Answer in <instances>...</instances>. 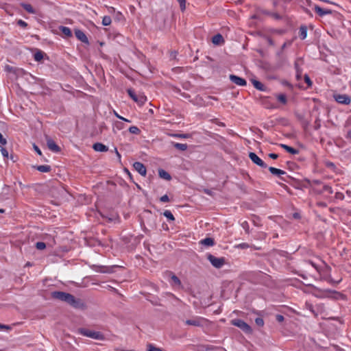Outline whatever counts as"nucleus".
I'll return each mask as SVG.
<instances>
[{
	"label": "nucleus",
	"instance_id": "f257e3e1",
	"mask_svg": "<svg viewBox=\"0 0 351 351\" xmlns=\"http://www.w3.org/2000/svg\"><path fill=\"white\" fill-rule=\"evenodd\" d=\"M78 332L80 334L82 335L83 336H86L88 337L94 339H97V340L104 339V335L100 332L94 331V330H88L86 328H79Z\"/></svg>",
	"mask_w": 351,
	"mask_h": 351
},
{
	"label": "nucleus",
	"instance_id": "f03ea898",
	"mask_svg": "<svg viewBox=\"0 0 351 351\" xmlns=\"http://www.w3.org/2000/svg\"><path fill=\"white\" fill-rule=\"evenodd\" d=\"M231 324L233 326H235L242 330L244 332L247 334H251L252 332V329L251 326L247 324L246 322L240 319H234L231 321Z\"/></svg>",
	"mask_w": 351,
	"mask_h": 351
},
{
	"label": "nucleus",
	"instance_id": "7ed1b4c3",
	"mask_svg": "<svg viewBox=\"0 0 351 351\" xmlns=\"http://www.w3.org/2000/svg\"><path fill=\"white\" fill-rule=\"evenodd\" d=\"M51 297L53 299L65 302L69 304L71 299L72 298V294L63 291H53L51 293Z\"/></svg>",
	"mask_w": 351,
	"mask_h": 351
},
{
	"label": "nucleus",
	"instance_id": "20e7f679",
	"mask_svg": "<svg viewBox=\"0 0 351 351\" xmlns=\"http://www.w3.org/2000/svg\"><path fill=\"white\" fill-rule=\"evenodd\" d=\"M128 93L130 97L138 104L142 106L147 101V97L144 95L143 93L136 94L133 90L128 89Z\"/></svg>",
	"mask_w": 351,
	"mask_h": 351
},
{
	"label": "nucleus",
	"instance_id": "39448f33",
	"mask_svg": "<svg viewBox=\"0 0 351 351\" xmlns=\"http://www.w3.org/2000/svg\"><path fill=\"white\" fill-rule=\"evenodd\" d=\"M206 319L202 317L193 316L190 319L185 320L184 324L189 326L202 327L204 326V324L206 322Z\"/></svg>",
	"mask_w": 351,
	"mask_h": 351
},
{
	"label": "nucleus",
	"instance_id": "423d86ee",
	"mask_svg": "<svg viewBox=\"0 0 351 351\" xmlns=\"http://www.w3.org/2000/svg\"><path fill=\"white\" fill-rule=\"evenodd\" d=\"M207 259L210 261L214 267L217 269L221 268L225 264V258H217L211 254H207Z\"/></svg>",
	"mask_w": 351,
	"mask_h": 351
},
{
	"label": "nucleus",
	"instance_id": "0eeeda50",
	"mask_svg": "<svg viewBox=\"0 0 351 351\" xmlns=\"http://www.w3.org/2000/svg\"><path fill=\"white\" fill-rule=\"evenodd\" d=\"M69 304L75 308L84 309L86 308V304L83 300L75 298L73 295Z\"/></svg>",
	"mask_w": 351,
	"mask_h": 351
},
{
	"label": "nucleus",
	"instance_id": "6e6552de",
	"mask_svg": "<svg viewBox=\"0 0 351 351\" xmlns=\"http://www.w3.org/2000/svg\"><path fill=\"white\" fill-rule=\"evenodd\" d=\"M249 158L256 165H258V166H259V167H261L262 168H267V164L265 163L264 161L262 159H261L255 153L250 152L249 153Z\"/></svg>",
	"mask_w": 351,
	"mask_h": 351
},
{
	"label": "nucleus",
	"instance_id": "1a4fd4ad",
	"mask_svg": "<svg viewBox=\"0 0 351 351\" xmlns=\"http://www.w3.org/2000/svg\"><path fill=\"white\" fill-rule=\"evenodd\" d=\"M46 141L48 148L53 152L58 153L60 152V147L55 141L49 136H46Z\"/></svg>",
	"mask_w": 351,
	"mask_h": 351
},
{
	"label": "nucleus",
	"instance_id": "9d476101",
	"mask_svg": "<svg viewBox=\"0 0 351 351\" xmlns=\"http://www.w3.org/2000/svg\"><path fill=\"white\" fill-rule=\"evenodd\" d=\"M336 101L341 104H349L351 102L350 97L347 95H337L335 96Z\"/></svg>",
	"mask_w": 351,
	"mask_h": 351
},
{
	"label": "nucleus",
	"instance_id": "9b49d317",
	"mask_svg": "<svg viewBox=\"0 0 351 351\" xmlns=\"http://www.w3.org/2000/svg\"><path fill=\"white\" fill-rule=\"evenodd\" d=\"M133 167L141 176H145L146 175L147 169L143 163L140 162H135L133 164Z\"/></svg>",
	"mask_w": 351,
	"mask_h": 351
},
{
	"label": "nucleus",
	"instance_id": "f8f14e48",
	"mask_svg": "<svg viewBox=\"0 0 351 351\" xmlns=\"http://www.w3.org/2000/svg\"><path fill=\"white\" fill-rule=\"evenodd\" d=\"M230 80L232 83L238 86H245L247 84L246 80L245 79L234 75H230Z\"/></svg>",
	"mask_w": 351,
	"mask_h": 351
},
{
	"label": "nucleus",
	"instance_id": "ddd939ff",
	"mask_svg": "<svg viewBox=\"0 0 351 351\" xmlns=\"http://www.w3.org/2000/svg\"><path fill=\"white\" fill-rule=\"evenodd\" d=\"M75 35L77 37V38L78 40H80V41H82V43H88V38L86 37V36L82 31H81L80 29H76L75 31Z\"/></svg>",
	"mask_w": 351,
	"mask_h": 351
},
{
	"label": "nucleus",
	"instance_id": "4468645a",
	"mask_svg": "<svg viewBox=\"0 0 351 351\" xmlns=\"http://www.w3.org/2000/svg\"><path fill=\"white\" fill-rule=\"evenodd\" d=\"M314 10L320 16H323L324 15L330 14L332 13L330 10H324L317 5H315Z\"/></svg>",
	"mask_w": 351,
	"mask_h": 351
},
{
	"label": "nucleus",
	"instance_id": "2eb2a0df",
	"mask_svg": "<svg viewBox=\"0 0 351 351\" xmlns=\"http://www.w3.org/2000/svg\"><path fill=\"white\" fill-rule=\"evenodd\" d=\"M93 148L96 152H104L108 150V147L101 143H94L93 145Z\"/></svg>",
	"mask_w": 351,
	"mask_h": 351
},
{
	"label": "nucleus",
	"instance_id": "dca6fc26",
	"mask_svg": "<svg viewBox=\"0 0 351 351\" xmlns=\"http://www.w3.org/2000/svg\"><path fill=\"white\" fill-rule=\"evenodd\" d=\"M212 42L214 45H219L224 43V39L220 34H217L212 38Z\"/></svg>",
	"mask_w": 351,
	"mask_h": 351
},
{
	"label": "nucleus",
	"instance_id": "f3484780",
	"mask_svg": "<svg viewBox=\"0 0 351 351\" xmlns=\"http://www.w3.org/2000/svg\"><path fill=\"white\" fill-rule=\"evenodd\" d=\"M251 82L253 84V86L258 90H261V91H265L266 90V87L264 86L263 84H262L261 82L256 80H254V79H252L251 80Z\"/></svg>",
	"mask_w": 351,
	"mask_h": 351
},
{
	"label": "nucleus",
	"instance_id": "a211bd4d",
	"mask_svg": "<svg viewBox=\"0 0 351 351\" xmlns=\"http://www.w3.org/2000/svg\"><path fill=\"white\" fill-rule=\"evenodd\" d=\"M200 243L205 246H213L215 245V241L213 238L207 237L200 241Z\"/></svg>",
	"mask_w": 351,
	"mask_h": 351
},
{
	"label": "nucleus",
	"instance_id": "6ab92c4d",
	"mask_svg": "<svg viewBox=\"0 0 351 351\" xmlns=\"http://www.w3.org/2000/svg\"><path fill=\"white\" fill-rule=\"evenodd\" d=\"M280 147L291 154H298L299 151L285 144H280Z\"/></svg>",
	"mask_w": 351,
	"mask_h": 351
},
{
	"label": "nucleus",
	"instance_id": "aec40b11",
	"mask_svg": "<svg viewBox=\"0 0 351 351\" xmlns=\"http://www.w3.org/2000/svg\"><path fill=\"white\" fill-rule=\"evenodd\" d=\"M294 66L296 71V78L298 80H300L302 73V70L299 65V60H297L295 62Z\"/></svg>",
	"mask_w": 351,
	"mask_h": 351
},
{
	"label": "nucleus",
	"instance_id": "412c9836",
	"mask_svg": "<svg viewBox=\"0 0 351 351\" xmlns=\"http://www.w3.org/2000/svg\"><path fill=\"white\" fill-rule=\"evenodd\" d=\"M158 175L161 178L165 179L168 181L171 179L170 174L168 172H167L166 171H165L164 169H159Z\"/></svg>",
	"mask_w": 351,
	"mask_h": 351
},
{
	"label": "nucleus",
	"instance_id": "4be33fe9",
	"mask_svg": "<svg viewBox=\"0 0 351 351\" xmlns=\"http://www.w3.org/2000/svg\"><path fill=\"white\" fill-rule=\"evenodd\" d=\"M307 36V28L305 25H302L300 27L299 36L301 40H304Z\"/></svg>",
	"mask_w": 351,
	"mask_h": 351
},
{
	"label": "nucleus",
	"instance_id": "5701e85b",
	"mask_svg": "<svg viewBox=\"0 0 351 351\" xmlns=\"http://www.w3.org/2000/svg\"><path fill=\"white\" fill-rule=\"evenodd\" d=\"M172 145L177 149L180 151H185L187 149V145L185 143H174L172 142Z\"/></svg>",
	"mask_w": 351,
	"mask_h": 351
},
{
	"label": "nucleus",
	"instance_id": "b1692460",
	"mask_svg": "<svg viewBox=\"0 0 351 351\" xmlns=\"http://www.w3.org/2000/svg\"><path fill=\"white\" fill-rule=\"evenodd\" d=\"M269 171L273 175H276L278 176H280L281 175L285 174V172L284 171L279 169H276L275 167H269Z\"/></svg>",
	"mask_w": 351,
	"mask_h": 351
},
{
	"label": "nucleus",
	"instance_id": "393cba45",
	"mask_svg": "<svg viewBox=\"0 0 351 351\" xmlns=\"http://www.w3.org/2000/svg\"><path fill=\"white\" fill-rule=\"evenodd\" d=\"M21 6L23 8L30 14H35L36 10L33 8V7L29 3H21Z\"/></svg>",
	"mask_w": 351,
	"mask_h": 351
},
{
	"label": "nucleus",
	"instance_id": "a878e982",
	"mask_svg": "<svg viewBox=\"0 0 351 351\" xmlns=\"http://www.w3.org/2000/svg\"><path fill=\"white\" fill-rule=\"evenodd\" d=\"M59 29L61 31V32L64 35H65L66 37H71L72 36L71 31L69 27H64V26H60L59 27Z\"/></svg>",
	"mask_w": 351,
	"mask_h": 351
},
{
	"label": "nucleus",
	"instance_id": "bb28decb",
	"mask_svg": "<svg viewBox=\"0 0 351 351\" xmlns=\"http://www.w3.org/2000/svg\"><path fill=\"white\" fill-rule=\"evenodd\" d=\"M36 169L40 172H49L51 171L49 165H38L36 167Z\"/></svg>",
	"mask_w": 351,
	"mask_h": 351
},
{
	"label": "nucleus",
	"instance_id": "cd10ccee",
	"mask_svg": "<svg viewBox=\"0 0 351 351\" xmlns=\"http://www.w3.org/2000/svg\"><path fill=\"white\" fill-rule=\"evenodd\" d=\"M277 99L282 104L287 103V99L285 94H279L276 96Z\"/></svg>",
	"mask_w": 351,
	"mask_h": 351
},
{
	"label": "nucleus",
	"instance_id": "c85d7f7f",
	"mask_svg": "<svg viewBox=\"0 0 351 351\" xmlns=\"http://www.w3.org/2000/svg\"><path fill=\"white\" fill-rule=\"evenodd\" d=\"M34 60L36 61H40L43 58V52L41 51H38L36 53H34Z\"/></svg>",
	"mask_w": 351,
	"mask_h": 351
},
{
	"label": "nucleus",
	"instance_id": "c756f323",
	"mask_svg": "<svg viewBox=\"0 0 351 351\" xmlns=\"http://www.w3.org/2000/svg\"><path fill=\"white\" fill-rule=\"evenodd\" d=\"M111 18L108 16H105L102 19V25L104 26L110 25L111 24Z\"/></svg>",
	"mask_w": 351,
	"mask_h": 351
},
{
	"label": "nucleus",
	"instance_id": "7c9ffc66",
	"mask_svg": "<svg viewBox=\"0 0 351 351\" xmlns=\"http://www.w3.org/2000/svg\"><path fill=\"white\" fill-rule=\"evenodd\" d=\"M129 132L131 134H139L141 133L140 129L136 126H131L129 128Z\"/></svg>",
	"mask_w": 351,
	"mask_h": 351
},
{
	"label": "nucleus",
	"instance_id": "2f4dec72",
	"mask_svg": "<svg viewBox=\"0 0 351 351\" xmlns=\"http://www.w3.org/2000/svg\"><path fill=\"white\" fill-rule=\"evenodd\" d=\"M163 215H164V216H165L170 221H174L175 220V218H174L173 214L171 213V212L170 210H165L163 213Z\"/></svg>",
	"mask_w": 351,
	"mask_h": 351
},
{
	"label": "nucleus",
	"instance_id": "473e14b6",
	"mask_svg": "<svg viewBox=\"0 0 351 351\" xmlns=\"http://www.w3.org/2000/svg\"><path fill=\"white\" fill-rule=\"evenodd\" d=\"M5 70L8 72L12 73L16 72L17 71H19L17 67H14L10 65H6L5 66Z\"/></svg>",
	"mask_w": 351,
	"mask_h": 351
},
{
	"label": "nucleus",
	"instance_id": "72a5a7b5",
	"mask_svg": "<svg viewBox=\"0 0 351 351\" xmlns=\"http://www.w3.org/2000/svg\"><path fill=\"white\" fill-rule=\"evenodd\" d=\"M324 191H327L330 194H332L333 193L331 186H330L329 185H327V184L323 185V188H322V190L321 191V193L324 192Z\"/></svg>",
	"mask_w": 351,
	"mask_h": 351
},
{
	"label": "nucleus",
	"instance_id": "f704fd0d",
	"mask_svg": "<svg viewBox=\"0 0 351 351\" xmlns=\"http://www.w3.org/2000/svg\"><path fill=\"white\" fill-rule=\"evenodd\" d=\"M171 280L175 285L178 286L181 285V281L176 275L171 274Z\"/></svg>",
	"mask_w": 351,
	"mask_h": 351
},
{
	"label": "nucleus",
	"instance_id": "c9c22d12",
	"mask_svg": "<svg viewBox=\"0 0 351 351\" xmlns=\"http://www.w3.org/2000/svg\"><path fill=\"white\" fill-rule=\"evenodd\" d=\"M99 271L102 273H111L112 272V267H100Z\"/></svg>",
	"mask_w": 351,
	"mask_h": 351
},
{
	"label": "nucleus",
	"instance_id": "e433bc0d",
	"mask_svg": "<svg viewBox=\"0 0 351 351\" xmlns=\"http://www.w3.org/2000/svg\"><path fill=\"white\" fill-rule=\"evenodd\" d=\"M36 247L39 250H43L46 247V244L44 242H37L36 243Z\"/></svg>",
	"mask_w": 351,
	"mask_h": 351
},
{
	"label": "nucleus",
	"instance_id": "4c0bfd02",
	"mask_svg": "<svg viewBox=\"0 0 351 351\" xmlns=\"http://www.w3.org/2000/svg\"><path fill=\"white\" fill-rule=\"evenodd\" d=\"M147 351H164V350L160 348H156V347L154 346L152 344H149Z\"/></svg>",
	"mask_w": 351,
	"mask_h": 351
},
{
	"label": "nucleus",
	"instance_id": "58836bf2",
	"mask_svg": "<svg viewBox=\"0 0 351 351\" xmlns=\"http://www.w3.org/2000/svg\"><path fill=\"white\" fill-rule=\"evenodd\" d=\"M304 79L305 82L307 84L308 87H311L312 86V81L310 79L309 76L307 74H305L304 76Z\"/></svg>",
	"mask_w": 351,
	"mask_h": 351
},
{
	"label": "nucleus",
	"instance_id": "ea45409f",
	"mask_svg": "<svg viewBox=\"0 0 351 351\" xmlns=\"http://www.w3.org/2000/svg\"><path fill=\"white\" fill-rule=\"evenodd\" d=\"M255 323L257 326H260V327H262L264 325V321L262 318L261 317H256L255 319Z\"/></svg>",
	"mask_w": 351,
	"mask_h": 351
},
{
	"label": "nucleus",
	"instance_id": "a19ab883",
	"mask_svg": "<svg viewBox=\"0 0 351 351\" xmlns=\"http://www.w3.org/2000/svg\"><path fill=\"white\" fill-rule=\"evenodd\" d=\"M241 226L245 230L246 233H250L249 224L246 221L241 223Z\"/></svg>",
	"mask_w": 351,
	"mask_h": 351
},
{
	"label": "nucleus",
	"instance_id": "79ce46f5",
	"mask_svg": "<svg viewBox=\"0 0 351 351\" xmlns=\"http://www.w3.org/2000/svg\"><path fill=\"white\" fill-rule=\"evenodd\" d=\"M321 128L320 119L317 118L315 121L314 129L317 130Z\"/></svg>",
	"mask_w": 351,
	"mask_h": 351
},
{
	"label": "nucleus",
	"instance_id": "37998d69",
	"mask_svg": "<svg viewBox=\"0 0 351 351\" xmlns=\"http://www.w3.org/2000/svg\"><path fill=\"white\" fill-rule=\"evenodd\" d=\"M332 293L335 295V298L336 299H339V298L345 299V298H346V296L343 294H342V293H341L339 292L332 291Z\"/></svg>",
	"mask_w": 351,
	"mask_h": 351
},
{
	"label": "nucleus",
	"instance_id": "c03bdc74",
	"mask_svg": "<svg viewBox=\"0 0 351 351\" xmlns=\"http://www.w3.org/2000/svg\"><path fill=\"white\" fill-rule=\"evenodd\" d=\"M180 3V9L183 11L186 8V0H177Z\"/></svg>",
	"mask_w": 351,
	"mask_h": 351
},
{
	"label": "nucleus",
	"instance_id": "a18cd8bd",
	"mask_svg": "<svg viewBox=\"0 0 351 351\" xmlns=\"http://www.w3.org/2000/svg\"><path fill=\"white\" fill-rule=\"evenodd\" d=\"M18 69L19 71H17L16 72H14V74H15L16 77L23 75L26 73V72L23 69H20V68H18Z\"/></svg>",
	"mask_w": 351,
	"mask_h": 351
},
{
	"label": "nucleus",
	"instance_id": "49530a36",
	"mask_svg": "<svg viewBox=\"0 0 351 351\" xmlns=\"http://www.w3.org/2000/svg\"><path fill=\"white\" fill-rule=\"evenodd\" d=\"M17 25H19L20 27H22L23 28L26 27L27 26V23L21 20V19H19L18 21H17Z\"/></svg>",
	"mask_w": 351,
	"mask_h": 351
},
{
	"label": "nucleus",
	"instance_id": "de8ad7c7",
	"mask_svg": "<svg viewBox=\"0 0 351 351\" xmlns=\"http://www.w3.org/2000/svg\"><path fill=\"white\" fill-rule=\"evenodd\" d=\"M160 202H169L170 201L169 196L167 195H164L160 198Z\"/></svg>",
	"mask_w": 351,
	"mask_h": 351
},
{
	"label": "nucleus",
	"instance_id": "09e8293b",
	"mask_svg": "<svg viewBox=\"0 0 351 351\" xmlns=\"http://www.w3.org/2000/svg\"><path fill=\"white\" fill-rule=\"evenodd\" d=\"M1 154H2L3 156L5 158H8V152L7 151L6 149H5L3 147H1Z\"/></svg>",
	"mask_w": 351,
	"mask_h": 351
},
{
	"label": "nucleus",
	"instance_id": "8fccbe9b",
	"mask_svg": "<svg viewBox=\"0 0 351 351\" xmlns=\"http://www.w3.org/2000/svg\"><path fill=\"white\" fill-rule=\"evenodd\" d=\"M115 127L117 130H121L124 128V124L122 122H117Z\"/></svg>",
	"mask_w": 351,
	"mask_h": 351
},
{
	"label": "nucleus",
	"instance_id": "3c124183",
	"mask_svg": "<svg viewBox=\"0 0 351 351\" xmlns=\"http://www.w3.org/2000/svg\"><path fill=\"white\" fill-rule=\"evenodd\" d=\"M269 16H272L273 18H274L276 20H280L282 18L280 14H278V13H275V12H271Z\"/></svg>",
	"mask_w": 351,
	"mask_h": 351
},
{
	"label": "nucleus",
	"instance_id": "603ef678",
	"mask_svg": "<svg viewBox=\"0 0 351 351\" xmlns=\"http://www.w3.org/2000/svg\"><path fill=\"white\" fill-rule=\"evenodd\" d=\"M258 12L260 14H265V15H268V16H269L270 13H271V12L267 11L266 10H263V9H258Z\"/></svg>",
	"mask_w": 351,
	"mask_h": 351
},
{
	"label": "nucleus",
	"instance_id": "864d4df0",
	"mask_svg": "<svg viewBox=\"0 0 351 351\" xmlns=\"http://www.w3.org/2000/svg\"><path fill=\"white\" fill-rule=\"evenodd\" d=\"M276 319L278 322H282L284 321L285 318L284 316L280 314L276 315Z\"/></svg>",
	"mask_w": 351,
	"mask_h": 351
},
{
	"label": "nucleus",
	"instance_id": "5fc2aeb1",
	"mask_svg": "<svg viewBox=\"0 0 351 351\" xmlns=\"http://www.w3.org/2000/svg\"><path fill=\"white\" fill-rule=\"evenodd\" d=\"M173 136L182 138H188L189 137V134H174Z\"/></svg>",
	"mask_w": 351,
	"mask_h": 351
},
{
	"label": "nucleus",
	"instance_id": "6e6d98bb",
	"mask_svg": "<svg viewBox=\"0 0 351 351\" xmlns=\"http://www.w3.org/2000/svg\"><path fill=\"white\" fill-rule=\"evenodd\" d=\"M0 143L3 145L7 143L6 139L3 136L2 134L0 132Z\"/></svg>",
	"mask_w": 351,
	"mask_h": 351
},
{
	"label": "nucleus",
	"instance_id": "4d7b16f0",
	"mask_svg": "<svg viewBox=\"0 0 351 351\" xmlns=\"http://www.w3.org/2000/svg\"><path fill=\"white\" fill-rule=\"evenodd\" d=\"M0 329L1 330H2V329L10 330L11 327L8 325H3V324H0Z\"/></svg>",
	"mask_w": 351,
	"mask_h": 351
},
{
	"label": "nucleus",
	"instance_id": "13d9d810",
	"mask_svg": "<svg viewBox=\"0 0 351 351\" xmlns=\"http://www.w3.org/2000/svg\"><path fill=\"white\" fill-rule=\"evenodd\" d=\"M34 149L38 153V154H39L40 156L42 155V152H41L40 149L35 144H34Z\"/></svg>",
	"mask_w": 351,
	"mask_h": 351
},
{
	"label": "nucleus",
	"instance_id": "bf43d9fd",
	"mask_svg": "<svg viewBox=\"0 0 351 351\" xmlns=\"http://www.w3.org/2000/svg\"><path fill=\"white\" fill-rule=\"evenodd\" d=\"M269 157L274 159V160H276L278 158V155L276 154H274V153H271L269 154Z\"/></svg>",
	"mask_w": 351,
	"mask_h": 351
},
{
	"label": "nucleus",
	"instance_id": "052dcab7",
	"mask_svg": "<svg viewBox=\"0 0 351 351\" xmlns=\"http://www.w3.org/2000/svg\"><path fill=\"white\" fill-rule=\"evenodd\" d=\"M239 247L242 249H245L249 247V245L246 243H243L239 244Z\"/></svg>",
	"mask_w": 351,
	"mask_h": 351
},
{
	"label": "nucleus",
	"instance_id": "680f3d73",
	"mask_svg": "<svg viewBox=\"0 0 351 351\" xmlns=\"http://www.w3.org/2000/svg\"><path fill=\"white\" fill-rule=\"evenodd\" d=\"M329 282L332 284H335V285H337L339 283V282L341 281V280H338V281H335L334 280H332L331 278H329Z\"/></svg>",
	"mask_w": 351,
	"mask_h": 351
},
{
	"label": "nucleus",
	"instance_id": "e2e57ef3",
	"mask_svg": "<svg viewBox=\"0 0 351 351\" xmlns=\"http://www.w3.org/2000/svg\"><path fill=\"white\" fill-rule=\"evenodd\" d=\"M114 152L119 158V161L121 162V154H119L117 148H114Z\"/></svg>",
	"mask_w": 351,
	"mask_h": 351
},
{
	"label": "nucleus",
	"instance_id": "0e129e2a",
	"mask_svg": "<svg viewBox=\"0 0 351 351\" xmlns=\"http://www.w3.org/2000/svg\"><path fill=\"white\" fill-rule=\"evenodd\" d=\"M259 14L260 13L258 12V14L252 15L251 18L253 19H260Z\"/></svg>",
	"mask_w": 351,
	"mask_h": 351
},
{
	"label": "nucleus",
	"instance_id": "69168bd1",
	"mask_svg": "<svg viewBox=\"0 0 351 351\" xmlns=\"http://www.w3.org/2000/svg\"><path fill=\"white\" fill-rule=\"evenodd\" d=\"M317 205L321 206V207H326V204L325 202H318Z\"/></svg>",
	"mask_w": 351,
	"mask_h": 351
},
{
	"label": "nucleus",
	"instance_id": "338daca9",
	"mask_svg": "<svg viewBox=\"0 0 351 351\" xmlns=\"http://www.w3.org/2000/svg\"><path fill=\"white\" fill-rule=\"evenodd\" d=\"M216 123L219 125V126H221V127H225L226 125L223 122H220V121H216Z\"/></svg>",
	"mask_w": 351,
	"mask_h": 351
},
{
	"label": "nucleus",
	"instance_id": "774afa93",
	"mask_svg": "<svg viewBox=\"0 0 351 351\" xmlns=\"http://www.w3.org/2000/svg\"><path fill=\"white\" fill-rule=\"evenodd\" d=\"M346 137L351 138V129L348 131Z\"/></svg>",
	"mask_w": 351,
	"mask_h": 351
}]
</instances>
